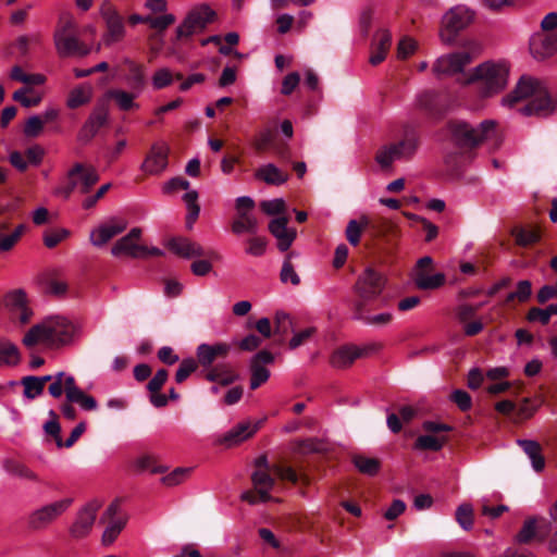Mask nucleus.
Returning a JSON list of instances; mask_svg holds the SVG:
<instances>
[{"label":"nucleus","mask_w":557,"mask_h":557,"mask_svg":"<svg viewBox=\"0 0 557 557\" xmlns=\"http://www.w3.org/2000/svg\"><path fill=\"white\" fill-rule=\"evenodd\" d=\"M525 99L528 103L519 109L522 115L547 117L557 111V103L552 99L546 85L531 76H522L515 89L502 99V104L512 108Z\"/></svg>","instance_id":"obj_1"},{"label":"nucleus","mask_w":557,"mask_h":557,"mask_svg":"<svg viewBox=\"0 0 557 557\" xmlns=\"http://www.w3.org/2000/svg\"><path fill=\"white\" fill-rule=\"evenodd\" d=\"M78 334V327L66 317L50 315L33 325L22 342L26 347L44 345L50 349H59L71 345Z\"/></svg>","instance_id":"obj_2"},{"label":"nucleus","mask_w":557,"mask_h":557,"mask_svg":"<svg viewBox=\"0 0 557 557\" xmlns=\"http://www.w3.org/2000/svg\"><path fill=\"white\" fill-rule=\"evenodd\" d=\"M453 143L463 149H474L482 144H488L498 149L504 141V131L495 120H484L473 126L467 122H451L448 125Z\"/></svg>","instance_id":"obj_3"},{"label":"nucleus","mask_w":557,"mask_h":557,"mask_svg":"<svg viewBox=\"0 0 557 557\" xmlns=\"http://www.w3.org/2000/svg\"><path fill=\"white\" fill-rule=\"evenodd\" d=\"M509 67L505 62L487 61L478 65L466 78V84H476L482 97H491L505 89L508 83Z\"/></svg>","instance_id":"obj_4"},{"label":"nucleus","mask_w":557,"mask_h":557,"mask_svg":"<svg viewBox=\"0 0 557 557\" xmlns=\"http://www.w3.org/2000/svg\"><path fill=\"white\" fill-rule=\"evenodd\" d=\"M57 53L61 58L85 57L90 53V47L84 45L78 38V25L69 12L60 14L53 34Z\"/></svg>","instance_id":"obj_5"},{"label":"nucleus","mask_w":557,"mask_h":557,"mask_svg":"<svg viewBox=\"0 0 557 557\" xmlns=\"http://www.w3.org/2000/svg\"><path fill=\"white\" fill-rule=\"evenodd\" d=\"M99 178L95 166L77 162L67 171L64 182L54 189V195L67 200L75 190L88 194Z\"/></svg>","instance_id":"obj_6"},{"label":"nucleus","mask_w":557,"mask_h":557,"mask_svg":"<svg viewBox=\"0 0 557 557\" xmlns=\"http://www.w3.org/2000/svg\"><path fill=\"white\" fill-rule=\"evenodd\" d=\"M214 18L215 12L208 4L194 7L176 27L175 41L188 39L194 35L202 33Z\"/></svg>","instance_id":"obj_7"},{"label":"nucleus","mask_w":557,"mask_h":557,"mask_svg":"<svg viewBox=\"0 0 557 557\" xmlns=\"http://www.w3.org/2000/svg\"><path fill=\"white\" fill-rule=\"evenodd\" d=\"M386 278L372 268H367L357 278L354 285V292L357 299L354 302H361L362 307L369 306L384 290Z\"/></svg>","instance_id":"obj_8"},{"label":"nucleus","mask_w":557,"mask_h":557,"mask_svg":"<svg viewBox=\"0 0 557 557\" xmlns=\"http://www.w3.org/2000/svg\"><path fill=\"white\" fill-rule=\"evenodd\" d=\"M72 503V498H62L33 510L27 517L28 529L33 531L47 529L67 511Z\"/></svg>","instance_id":"obj_9"},{"label":"nucleus","mask_w":557,"mask_h":557,"mask_svg":"<svg viewBox=\"0 0 557 557\" xmlns=\"http://www.w3.org/2000/svg\"><path fill=\"white\" fill-rule=\"evenodd\" d=\"M473 20V13L463 5L451 8L442 20L440 36L443 42L450 45L457 34L465 29Z\"/></svg>","instance_id":"obj_10"},{"label":"nucleus","mask_w":557,"mask_h":557,"mask_svg":"<svg viewBox=\"0 0 557 557\" xmlns=\"http://www.w3.org/2000/svg\"><path fill=\"white\" fill-rule=\"evenodd\" d=\"M100 12L107 27V32L102 37V42L106 46H111L123 40L126 34L124 21L115 8L110 3H104L102 4Z\"/></svg>","instance_id":"obj_11"},{"label":"nucleus","mask_w":557,"mask_h":557,"mask_svg":"<svg viewBox=\"0 0 557 557\" xmlns=\"http://www.w3.org/2000/svg\"><path fill=\"white\" fill-rule=\"evenodd\" d=\"M141 233L143 231L140 227H133L125 236L120 238L113 245L111 253L114 257L127 256L134 259L145 258L148 247L138 244Z\"/></svg>","instance_id":"obj_12"},{"label":"nucleus","mask_w":557,"mask_h":557,"mask_svg":"<svg viewBox=\"0 0 557 557\" xmlns=\"http://www.w3.org/2000/svg\"><path fill=\"white\" fill-rule=\"evenodd\" d=\"M101 520L108 523L102 533L101 542L104 546H110L126 525V517L120 513L119 503L113 502L103 512Z\"/></svg>","instance_id":"obj_13"},{"label":"nucleus","mask_w":557,"mask_h":557,"mask_svg":"<svg viewBox=\"0 0 557 557\" xmlns=\"http://www.w3.org/2000/svg\"><path fill=\"white\" fill-rule=\"evenodd\" d=\"M472 61L467 51H459L440 57L433 64V73L437 76H451L463 71Z\"/></svg>","instance_id":"obj_14"},{"label":"nucleus","mask_w":557,"mask_h":557,"mask_svg":"<svg viewBox=\"0 0 557 557\" xmlns=\"http://www.w3.org/2000/svg\"><path fill=\"white\" fill-rule=\"evenodd\" d=\"M274 362V356L268 350H260L250 359V388L257 389L264 384L270 377V371L265 368L267 364Z\"/></svg>","instance_id":"obj_15"},{"label":"nucleus","mask_w":557,"mask_h":557,"mask_svg":"<svg viewBox=\"0 0 557 557\" xmlns=\"http://www.w3.org/2000/svg\"><path fill=\"white\" fill-rule=\"evenodd\" d=\"M169 147L164 143H156L141 164V170L149 175H158L168 165Z\"/></svg>","instance_id":"obj_16"},{"label":"nucleus","mask_w":557,"mask_h":557,"mask_svg":"<svg viewBox=\"0 0 557 557\" xmlns=\"http://www.w3.org/2000/svg\"><path fill=\"white\" fill-rule=\"evenodd\" d=\"M530 52L536 60H545L557 51V33H536L530 39Z\"/></svg>","instance_id":"obj_17"},{"label":"nucleus","mask_w":557,"mask_h":557,"mask_svg":"<svg viewBox=\"0 0 557 557\" xmlns=\"http://www.w3.org/2000/svg\"><path fill=\"white\" fill-rule=\"evenodd\" d=\"M97 510L98 505L90 503L77 512L76 519L70 528L73 537L83 539L89 534L96 520Z\"/></svg>","instance_id":"obj_18"},{"label":"nucleus","mask_w":557,"mask_h":557,"mask_svg":"<svg viewBox=\"0 0 557 557\" xmlns=\"http://www.w3.org/2000/svg\"><path fill=\"white\" fill-rule=\"evenodd\" d=\"M370 347H359L356 345H347L338 348L331 356V364L337 369H345L350 367L358 358L369 355Z\"/></svg>","instance_id":"obj_19"},{"label":"nucleus","mask_w":557,"mask_h":557,"mask_svg":"<svg viewBox=\"0 0 557 557\" xmlns=\"http://www.w3.org/2000/svg\"><path fill=\"white\" fill-rule=\"evenodd\" d=\"M260 423L251 425L250 422H240L216 440V444L232 447L251 437L259 429Z\"/></svg>","instance_id":"obj_20"},{"label":"nucleus","mask_w":557,"mask_h":557,"mask_svg":"<svg viewBox=\"0 0 557 557\" xmlns=\"http://www.w3.org/2000/svg\"><path fill=\"white\" fill-rule=\"evenodd\" d=\"M287 223L288 220L285 216L273 219L269 223V231L276 238L277 248L281 251L288 250L297 235L294 228L287 227Z\"/></svg>","instance_id":"obj_21"},{"label":"nucleus","mask_w":557,"mask_h":557,"mask_svg":"<svg viewBox=\"0 0 557 557\" xmlns=\"http://www.w3.org/2000/svg\"><path fill=\"white\" fill-rule=\"evenodd\" d=\"M65 396L69 403L78 404L83 410L92 411L98 407L97 400L76 385L73 375L65 377Z\"/></svg>","instance_id":"obj_22"},{"label":"nucleus","mask_w":557,"mask_h":557,"mask_svg":"<svg viewBox=\"0 0 557 557\" xmlns=\"http://www.w3.org/2000/svg\"><path fill=\"white\" fill-rule=\"evenodd\" d=\"M351 318L372 326H385L393 321V314L391 312L370 314L369 306L362 307L361 302L351 304Z\"/></svg>","instance_id":"obj_23"},{"label":"nucleus","mask_w":557,"mask_h":557,"mask_svg":"<svg viewBox=\"0 0 557 557\" xmlns=\"http://www.w3.org/2000/svg\"><path fill=\"white\" fill-rule=\"evenodd\" d=\"M127 227L125 221L109 222L95 228L90 233V242L96 247H101L111 238L124 232Z\"/></svg>","instance_id":"obj_24"},{"label":"nucleus","mask_w":557,"mask_h":557,"mask_svg":"<svg viewBox=\"0 0 557 557\" xmlns=\"http://www.w3.org/2000/svg\"><path fill=\"white\" fill-rule=\"evenodd\" d=\"M230 350L227 343L201 344L197 348V358L202 367H211L218 358H225Z\"/></svg>","instance_id":"obj_25"},{"label":"nucleus","mask_w":557,"mask_h":557,"mask_svg":"<svg viewBox=\"0 0 557 557\" xmlns=\"http://www.w3.org/2000/svg\"><path fill=\"white\" fill-rule=\"evenodd\" d=\"M108 109L104 104H98L90 113L88 120L85 122L79 136L91 138L98 131L106 125L108 121Z\"/></svg>","instance_id":"obj_26"},{"label":"nucleus","mask_w":557,"mask_h":557,"mask_svg":"<svg viewBox=\"0 0 557 557\" xmlns=\"http://www.w3.org/2000/svg\"><path fill=\"white\" fill-rule=\"evenodd\" d=\"M169 248L175 255L186 259L207 256V252L198 243L191 242L188 238H173L169 242Z\"/></svg>","instance_id":"obj_27"},{"label":"nucleus","mask_w":557,"mask_h":557,"mask_svg":"<svg viewBox=\"0 0 557 557\" xmlns=\"http://www.w3.org/2000/svg\"><path fill=\"white\" fill-rule=\"evenodd\" d=\"M258 230V220L251 212L236 213V216L232 222V232L234 234L242 235L244 233H249L255 235L257 234Z\"/></svg>","instance_id":"obj_28"},{"label":"nucleus","mask_w":557,"mask_h":557,"mask_svg":"<svg viewBox=\"0 0 557 557\" xmlns=\"http://www.w3.org/2000/svg\"><path fill=\"white\" fill-rule=\"evenodd\" d=\"M270 471L265 470H256L251 474V481L259 493L260 500L262 503L269 502L271 499L270 491L274 486V479L270 475Z\"/></svg>","instance_id":"obj_29"},{"label":"nucleus","mask_w":557,"mask_h":557,"mask_svg":"<svg viewBox=\"0 0 557 557\" xmlns=\"http://www.w3.org/2000/svg\"><path fill=\"white\" fill-rule=\"evenodd\" d=\"M255 177L269 185H282L288 180V175L282 172L275 164L268 163L255 172Z\"/></svg>","instance_id":"obj_30"},{"label":"nucleus","mask_w":557,"mask_h":557,"mask_svg":"<svg viewBox=\"0 0 557 557\" xmlns=\"http://www.w3.org/2000/svg\"><path fill=\"white\" fill-rule=\"evenodd\" d=\"M92 94L94 89L90 84H81L69 92L66 106L70 109H77L82 106H85L91 101Z\"/></svg>","instance_id":"obj_31"},{"label":"nucleus","mask_w":557,"mask_h":557,"mask_svg":"<svg viewBox=\"0 0 557 557\" xmlns=\"http://www.w3.org/2000/svg\"><path fill=\"white\" fill-rule=\"evenodd\" d=\"M392 45V35L388 30L383 29L376 34L373 52L369 59L372 65L380 64L386 57Z\"/></svg>","instance_id":"obj_32"},{"label":"nucleus","mask_w":557,"mask_h":557,"mask_svg":"<svg viewBox=\"0 0 557 557\" xmlns=\"http://www.w3.org/2000/svg\"><path fill=\"white\" fill-rule=\"evenodd\" d=\"M517 443L530 458L533 469L537 472L542 471L545 467V459L541 445L531 440H518Z\"/></svg>","instance_id":"obj_33"},{"label":"nucleus","mask_w":557,"mask_h":557,"mask_svg":"<svg viewBox=\"0 0 557 557\" xmlns=\"http://www.w3.org/2000/svg\"><path fill=\"white\" fill-rule=\"evenodd\" d=\"M206 379L210 382H216L222 386H227L238 380V374L227 364H216L207 372Z\"/></svg>","instance_id":"obj_34"},{"label":"nucleus","mask_w":557,"mask_h":557,"mask_svg":"<svg viewBox=\"0 0 557 557\" xmlns=\"http://www.w3.org/2000/svg\"><path fill=\"white\" fill-rule=\"evenodd\" d=\"M445 283V275L443 273L428 274L424 271H417L414 276V284L419 289L429 290L436 289Z\"/></svg>","instance_id":"obj_35"},{"label":"nucleus","mask_w":557,"mask_h":557,"mask_svg":"<svg viewBox=\"0 0 557 557\" xmlns=\"http://www.w3.org/2000/svg\"><path fill=\"white\" fill-rule=\"evenodd\" d=\"M370 221L366 215L359 218V220H350L346 226L345 235L348 243L352 246H357L360 243L362 232L368 227Z\"/></svg>","instance_id":"obj_36"},{"label":"nucleus","mask_w":557,"mask_h":557,"mask_svg":"<svg viewBox=\"0 0 557 557\" xmlns=\"http://www.w3.org/2000/svg\"><path fill=\"white\" fill-rule=\"evenodd\" d=\"M352 463L362 474L374 476L381 469V462L376 458L367 457L363 455H355Z\"/></svg>","instance_id":"obj_37"},{"label":"nucleus","mask_w":557,"mask_h":557,"mask_svg":"<svg viewBox=\"0 0 557 557\" xmlns=\"http://www.w3.org/2000/svg\"><path fill=\"white\" fill-rule=\"evenodd\" d=\"M183 200L187 208L186 226L193 228L194 223L199 216L200 206L198 205V193L196 190H188L184 196Z\"/></svg>","instance_id":"obj_38"},{"label":"nucleus","mask_w":557,"mask_h":557,"mask_svg":"<svg viewBox=\"0 0 557 557\" xmlns=\"http://www.w3.org/2000/svg\"><path fill=\"white\" fill-rule=\"evenodd\" d=\"M20 361L17 347L10 342L0 341V368L16 366Z\"/></svg>","instance_id":"obj_39"},{"label":"nucleus","mask_w":557,"mask_h":557,"mask_svg":"<svg viewBox=\"0 0 557 557\" xmlns=\"http://www.w3.org/2000/svg\"><path fill=\"white\" fill-rule=\"evenodd\" d=\"M137 95L127 92L121 89H111L107 92V97L113 99L119 109L122 111H128L132 109H137L139 106L134 102V99Z\"/></svg>","instance_id":"obj_40"},{"label":"nucleus","mask_w":557,"mask_h":557,"mask_svg":"<svg viewBox=\"0 0 557 557\" xmlns=\"http://www.w3.org/2000/svg\"><path fill=\"white\" fill-rule=\"evenodd\" d=\"M124 63L127 65L129 72L128 76L126 77L127 84L133 89H137L138 91H140L145 85V75L143 66L129 59H126Z\"/></svg>","instance_id":"obj_41"},{"label":"nucleus","mask_w":557,"mask_h":557,"mask_svg":"<svg viewBox=\"0 0 557 557\" xmlns=\"http://www.w3.org/2000/svg\"><path fill=\"white\" fill-rule=\"evenodd\" d=\"M5 227L7 226L4 224L0 225V252L11 250L25 231V225L20 224L14 228L12 233L5 234Z\"/></svg>","instance_id":"obj_42"},{"label":"nucleus","mask_w":557,"mask_h":557,"mask_svg":"<svg viewBox=\"0 0 557 557\" xmlns=\"http://www.w3.org/2000/svg\"><path fill=\"white\" fill-rule=\"evenodd\" d=\"M447 442V437L444 435L436 436L433 434L420 435L416 443L414 448L422 450L438 451Z\"/></svg>","instance_id":"obj_43"},{"label":"nucleus","mask_w":557,"mask_h":557,"mask_svg":"<svg viewBox=\"0 0 557 557\" xmlns=\"http://www.w3.org/2000/svg\"><path fill=\"white\" fill-rule=\"evenodd\" d=\"M274 138V131L270 127H265L255 135L251 145L258 153H262L273 146Z\"/></svg>","instance_id":"obj_44"},{"label":"nucleus","mask_w":557,"mask_h":557,"mask_svg":"<svg viewBox=\"0 0 557 557\" xmlns=\"http://www.w3.org/2000/svg\"><path fill=\"white\" fill-rule=\"evenodd\" d=\"M404 159H408L413 156L418 148V135L414 131H409L405 134V137L397 144H394Z\"/></svg>","instance_id":"obj_45"},{"label":"nucleus","mask_w":557,"mask_h":557,"mask_svg":"<svg viewBox=\"0 0 557 557\" xmlns=\"http://www.w3.org/2000/svg\"><path fill=\"white\" fill-rule=\"evenodd\" d=\"M13 100L20 102L25 108H32L41 102V96L35 94L32 87H23L13 94Z\"/></svg>","instance_id":"obj_46"},{"label":"nucleus","mask_w":557,"mask_h":557,"mask_svg":"<svg viewBox=\"0 0 557 557\" xmlns=\"http://www.w3.org/2000/svg\"><path fill=\"white\" fill-rule=\"evenodd\" d=\"M376 162L382 168L389 166L394 161L404 159L400 154V151H398L397 147L393 145L386 146L379 150L376 154Z\"/></svg>","instance_id":"obj_47"},{"label":"nucleus","mask_w":557,"mask_h":557,"mask_svg":"<svg viewBox=\"0 0 557 557\" xmlns=\"http://www.w3.org/2000/svg\"><path fill=\"white\" fill-rule=\"evenodd\" d=\"M21 383L24 387L23 395L27 399H35L44 392L42 385H40V383L37 381V376H24Z\"/></svg>","instance_id":"obj_48"},{"label":"nucleus","mask_w":557,"mask_h":557,"mask_svg":"<svg viewBox=\"0 0 557 557\" xmlns=\"http://www.w3.org/2000/svg\"><path fill=\"white\" fill-rule=\"evenodd\" d=\"M456 520L463 530H471L473 527L472 506L469 504L460 505L456 510Z\"/></svg>","instance_id":"obj_49"},{"label":"nucleus","mask_w":557,"mask_h":557,"mask_svg":"<svg viewBox=\"0 0 557 557\" xmlns=\"http://www.w3.org/2000/svg\"><path fill=\"white\" fill-rule=\"evenodd\" d=\"M532 294V285L528 280L519 281L517 284V290L509 293L506 297V302L518 300L520 302L527 301Z\"/></svg>","instance_id":"obj_50"},{"label":"nucleus","mask_w":557,"mask_h":557,"mask_svg":"<svg viewBox=\"0 0 557 557\" xmlns=\"http://www.w3.org/2000/svg\"><path fill=\"white\" fill-rule=\"evenodd\" d=\"M3 466H4L5 471L12 475L25 478V479H29V480L36 479L35 474L26 466H24L23 463L16 461V460L8 459L4 461Z\"/></svg>","instance_id":"obj_51"},{"label":"nucleus","mask_w":557,"mask_h":557,"mask_svg":"<svg viewBox=\"0 0 557 557\" xmlns=\"http://www.w3.org/2000/svg\"><path fill=\"white\" fill-rule=\"evenodd\" d=\"M292 255L293 253H288L286 256L282 265L280 277L283 283L290 282L293 285L297 286L300 284V277L296 273L294 265L290 262Z\"/></svg>","instance_id":"obj_52"},{"label":"nucleus","mask_w":557,"mask_h":557,"mask_svg":"<svg viewBox=\"0 0 557 557\" xmlns=\"http://www.w3.org/2000/svg\"><path fill=\"white\" fill-rule=\"evenodd\" d=\"M5 304L13 311L28 304L27 295L23 289H14L5 295Z\"/></svg>","instance_id":"obj_53"},{"label":"nucleus","mask_w":557,"mask_h":557,"mask_svg":"<svg viewBox=\"0 0 557 557\" xmlns=\"http://www.w3.org/2000/svg\"><path fill=\"white\" fill-rule=\"evenodd\" d=\"M174 79L173 73L168 67L158 69L151 78L154 89H162L172 84Z\"/></svg>","instance_id":"obj_54"},{"label":"nucleus","mask_w":557,"mask_h":557,"mask_svg":"<svg viewBox=\"0 0 557 557\" xmlns=\"http://www.w3.org/2000/svg\"><path fill=\"white\" fill-rule=\"evenodd\" d=\"M512 235L516 238V243L523 247L532 245L539 240V234L533 230L516 228L513 230Z\"/></svg>","instance_id":"obj_55"},{"label":"nucleus","mask_w":557,"mask_h":557,"mask_svg":"<svg viewBox=\"0 0 557 557\" xmlns=\"http://www.w3.org/2000/svg\"><path fill=\"white\" fill-rule=\"evenodd\" d=\"M45 121L39 115H32L25 123L24 135L26 137L35 138L38 137L42 132Z\"/></svg>","instance_id":"obj_56"},{"label":"nucleus","mask_w":557,"mask_h":557,"mask_svg":"<svg viewBox=\"0 0 557 557\" xmlns=\"http://www.w3.org/2000/svg\"><path fill=\"white\" fill-rule=\"evenodd\" d=\"M261 210L268 215L282 214L286 210L284 199L275 198L271 200H263L260 202Z\"/></svg>","instance_id":"obj_57"},{"label":"nucleus","mask_w":557,"mask_h":557,"mask_svg":"<svg viewBox=\"0 0 557 557\" xmlns=\"http://www.w3.org/2000/svg\"><path fill=\"white\" fill-rule=\"evenodd\" d=\"M49 416L51 417L50 420H48L45 424H44V430L46 431V433L50 434L51 436H53L57 445L59 447H62L63 446V442H62V438L60 436V432H61V426H60V423L58 422L57 420V414L53 410H50L49 411Z\"/></svg>","instance_id":"obj_58"},{"label":"nucleus","mask_w":557,"mask_h":557,"mask_svg":"<svg viewBox=\"0 0 557 557\" xmlns=\"http://www.w3.org/2000/svg\"><path fill=\"white\" fill-rule=\"evenodd\" d=\"M267 239L264 237L255 236L247 240L246 253L253 257H261L267 249Z\"/></svg>","instance_id":"obj_59"},{"label":"nucleus","mask_w":557,"mask_h":557,"mask_svg":"<svg viewBox=\"0 0 557 557\" xmlns=\"http://www.w3.org/2000/svg\"><path fill=\"white\" fill-rule=\"evenodd\" d=\"M197 369V362L193 358L182 360L175 373L176 383H183Z\"/></svg>","instance_id":"obj_60"},{"label":"nucleus","mask_w":557,"mask_h":557,"mask_svg":"<svg viewBox=\"0 0 557 557\" xmlns=\"http://www.w3.org/2000/svg\"><path fill=\"white\" fill-rule=\"evenodd\" d=\"M70 235L66 228L48 231L44 234V244L48 248H54Z\"/></svg>","instance_id":"obj_61"},{"label":"nucleus","mask_w":557,"mask_h":557,"mask_svg":"<svg viewBox=\"0 0 557 557\" xmlns=\"http://www.w3.org/2000/svg\"><path fill=\"white\" fill-rule=\"evenodd\" d=\"M536 532V520L531 518L524 521L521 530L516 536V540L519 543H528L530 542L534 536Z\"/></svg>","instance_id":"obj_62"},{"label":"nucleus","mask_w":557,"mask_h":557,"mask_svg":"<svg viewBox=\"0 0 557 557\" xmlns=\"http://www.w3.org/2000/svg\"><path fill=\"white\" fill-rule=\"evenodd\" d=\"M450 400L454 401L461 411H468L472 407L471 396L463 389H455L450 395Z\"/></svg>","instance_id":"obj_63"},{"label":"nucleus","mask_w":557,"mask_h":557,"mask_svg":"<svg viewBox=\"0 0 557 557\" xmlns=\"http://www.w3.org/2000/svg\"><path fill=\"white\" fill-rule=\"evenodd\" d=\"M66 376L64 372H58L53 375V382L48 387V392L53 398H60L63 392L65 393Z\"/></svg>","instance_id":"obj_64"}]
</instances>
